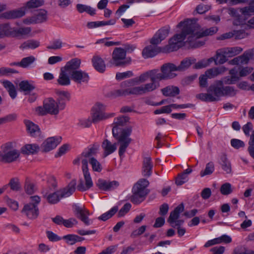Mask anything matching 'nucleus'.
Returning a JSON list of instances; mask_svg holds the SVG:
<instances>
[{
    "mask_svg": "<svg viewBox=\"0 0 254 254\" xmlns=\"http://www.w3.org/2000/svg\"><path fill=\"white\" fill-rule=\"evenodd\" d=\"M177 28L183 27V28L181 33L176 34L170 39L169 44L165 47L167 52L176 51L182 47V42L185 39L187 34H191L189 38V40L191 42V38H195L196 39L197 38L212 35L218 31L217 27H212L201 32H199V26L196 23L195 19H187L181 21L177 25Z\"/></svg>",
    "mask_w": 254,
    "mask_h": 254,
    "instance_id": "1",
    "label": "nucleus"
},
{
    "mask_svg": "<svg viewBox=\"0 0 254 254\" xmlns=\"http://www.w3.org/2000/svg\"><path fill=\"white\" fill-rule=\"evenodd\" d=\"M129 117L127 116H121L114 119L112 133L114 137L118 140V144L120 145L119 155L120 157L124 154L132 141L131 138L129 137L132 132V127L129 126L122 130L120 127L125 126L129 123Z\"/></svg>",
    "mask_w": 254,
    "mask_h": 254,
    "instance_id": "2",
    "label": "nucleus"
},
{
    "mask_svg": "<svg viewBox=\"0 0 254 254\" xmlns=\"http://www.w3.org/2000/svg\"><path fill=\"white\" fill-rule=\"evenodd\" d=\"M156 70H150L141 74L139 76L132 78L121 83L122 87L129 85H134L145 82L148 78L150 79L151 82L146 83L138 86L133 87L136 89L139 95H144L151 92L157 88L160 85L156 77Z\"/></svg>",
    "mask_w": 254,
    "mask_h": 254,
    "instance_id": "3",
    "label": "nucleus"
},
{
    "mask_svg": "<svg viewBox=\"0 0 254 254\" xmlns=\"http://www.w3.org/2000/svg\"><path fill=\"white\" fill-rule=\"evenodd\" d=\"M100 145L98 143H94L90 146L86 151H83L81 154V157H84L81 160L82 163V170L85 180V184L82 179L79 180L78 185L77 186V190L81 191H86L90 189L93 185L91 177L90 176L89 169L88 168V161L86 158L92 157V156L95 155L99 149Z\"/></svg>",
    "mask_w": 254,
    "mask_h": 254,
    "instance_id": "4",
    "label": "nucleus"
},
{
    "mask_svg": "<svg viewBox=\"0 0 254 254\" xmlns=\"http://www.w3.org/2000/svg\"><path fill=\"white\" fill-rule=\"evenodd\" d=\"M223 81L217 80L211 84L207 89V93H200L196 95L197 99L204 102H215L223 97Z\"/></svg>",
    "mask_w": 254,
    "mask_h": 254,
    "instance_id": "5",
    "label": "nucleus"
},
{
    "mask_svg": "<svg viewBox=\"0 0 254 254\" xmlns=\"http://www.w3.org/2000/svg\"><path fill=\"white\" fill-rule=\"evenodd\" d=\"M76 186V181L75 179H73L65 188L60 189L48 195L45 194L44 195V197L50 204H54L57 203L61 198L68 197L71 195L75 190Z\"/></svg>",
    "mask_w": 254,
    "mask_h": 254,
    "instance_id": "6",
    "label": "nucleus"
},
{
    "mask_svg": "<svg viewBox=\"0 0 254 254\" xmlns=\"http://www.w3.org/2000/svg\"><path fill=\"white\" fill-rule=\"evenodd\" d=\"M0 157L1 161L6 163H10L16 161L20 156V152L16 149L12 142H7L1 147Z\"/></svg>",
    "mask_w": 254,
    "mask_h": 254,
    "instance_id": "7",
    "label": "nucleus"
},
{
    "mask_svg": "<svg viewBox=\"0 0 254 254\" xmlns=\"http://www.w3.org/2000/svg\"><path fill=\"white\" fill-rule=\"evenodd\" d=\"M60 107L58 103L52 98L46 99L43 102V106L36 108V112L39 115L49 114L56 115L59 114Z\"/></svg>",
    "mask_w": 254,
    "mask_h": 254,
    "instance_id": "8",
    "label": "nucleus"
},
{
    "mask_svg": "<svg viewBox=\"0 0 254 254\" xmlns=\"http://www.w3.org/2000/svg\"><path fill=\"white\" fill-rule=\"evenodd\" d=\"M156 71V77L158 81L174 78L177 76V74L174 71H177L176 65L174 64L168 63L163 64L161 67V72H160L159 69H155Z\"/></svg>",
    "mask_w": 254,
    "mask_h": 254,
    "instance_id": "9",
    "label": "nucleus"
},
{
    "mask_svg": "<svg viewBox=\"0 0 254 254\" xmlns=\"http://www.w3.org/2000/svg\"><path fill=\"white\" fill-rule=\"evenodd\" d=\"M126 51L122 48H116L113 52L111 64L115 66H124L130 62V58L126 59Z\"/></svg>",
    "mask_w": 254,
    "mask_h": 254,
    "instance_id": "10",
    "label": "nucleus"
},
{
    "mask_svg": "<svg viewBox=\"0 0 254 254\" xmlns=\"http://www.w3.org/2000/svg\"><path fill=\"white\" fill-rule=\"evenodd\" d=\"M105 106L101 103H97L92 108V122L93 123H97L99 122L105 120L115 116L114 113H106Z\"/></svg>",
    "mask_w": 254,
    "mask_h": 254,
    "instance_id": "11",
    "label": "nucleus"
},
{
    "mask_svg": "<svg viewBox=\"0 0 254 254\" xmlns=\"http://www.w3.org/2000/svg\"><path fill=\"white\" fill-rule=\"evenodd\" d=\"M138 186V184H135L132 189L133 194L130 200L134 204H139L143 201L150 191L148 189H142Z\"/></svg>",
    "mask_w": 254,
    "mask_h": 254,
    "instance_id": "12",
    "label": "nucleus"
},
{
    "mask_svg": "<svg viewBox=\"0 0 254 254\" xmlns=\"http://www.w3.org/2000/svg\"><path fill=\"white\" fill-rule=\"evenodd\" d=\"M254 59V49L245 51L243 55L235 57L229 61L228 63L232 65L247 64L250 59Z\"/></svg>",
    "mask_w": 254,
    "mask_h": 254,
    "instance_id": "13",
    "label": "nucleus"
},
{
    "mask_svg": "<svg viewBox=\"0 0 254 254\" xmlns=\"http://www.w3.org/2000/svg\"><path fill=\"white\" fill-rule=\"evenodd\" d=\"M73 207L75 216L83 222L85 225H89L91 224V221L88 217L90 215L89 211L84 206L80 207L75 204Z\"/></svg>",
    "mask_w": 254,
    "mask_h": 254,
    "instance_id": "14",
    "label": "nucleus"
},
{
    "mask_svg": "<svg viewBox=\"0 0 254 254\" xmlns=\"http://www.w3.org/2000/svg\"><path fill=\"white\" fill-rule=\"evenodd\" d=\"M170 27L169 26L163 27L158 30L150 40V43L157 45L160 44L168 35Z\"/></svg>",
    "mask_w": 254,
    "mask_h": 254,
    "instance_id": "15",
    "label": "nucleus"
},
{
    "mask_svg": "<svg viewBox=\"0 0 254 254\" xmlns=\"http://www.w3.org/2000/svg\"><path fill=\"white\" fill-rule=\"evenodd\" d=\"M96 185L101 190L110 191L117 188L119 186V183L116 181L110 182L102 179H99Z\"/></svg>",
    "mask_w": 254,
    "mask_h": 254,
    "instance_id": "16",
    "label": "nucleus"
},
{
    "mask_svg": "<svg viewBox=\"0 0 254 254\" xmlns=\"http://www.w3.org/2000/svg\"><path fill=\"white\" fill-rule=\"evenodd\" d=\"M61 137H55L47 138L42 144L41 148L43 152H47L54 149L61 142Z\"/></svg>",
    "mask_w": 254,
    "mask_h": 254,
    "instance_id": "17",
    "label": "nucleus"
},
{
    "mask_svg": "<svg viewBox=\"0 0 254 254\" xmlns=\"http://www.w3.org/2000/svg\"><path fill=\"white\" fill-rule=\"evenodd\" d=\"M136 90L134 87L114 90L109 93V96L116 98L118 97L126 96L129 95H139Z\"/></svg>",
    "mask_w": 254,
    "mask_h": 254,
    "instance_id": "18",
    "label": "nucleus"
},
{
    "mask_svg": "<svg viewBox=\"0 0 254 254\" xmlns=\"http://www.w3.org/2000/svg\"><path fill=\"white\" fill-rule=\"evenodd\" d=\"M22 212L29 219H34L37 217L39 215V209L37 206L33 203H29L25 205Z\"/></svg>",
    "mask_w": 254,
    "mask_h": 254,
    "instance_id": "19",
    "label": "nucleus"
},
{
    "mask_svg": "<svg viewBox=\"0 0 254 254\" xmlns=\"http://www.w3.org/2000/svg\"><path fill=\"white\" fill-rule=\"evenodd\" d=\"M81 61L78 58H74L67 62L66 64L62 67L63 69L68 72L70 75L72 74L74 72L77 71L80 67Z\"/></svg>",
    "mask_w": 254,
    "mask_h": 254,
    "instance_id": "20",
    "label": "nucleus"
},
{
    "mask_svg": "<svg viewBox=\"0 0 254 254\" xmlns=\"http://www.w3.org/2000/svg\"><path fill=\"white\" fill-rule=\"evenodd\" d=\"M70 77L77 84L87 83L89 79V76L87 73L81 70L74 72L70 75Z\"/></svg>",
    "mask_w": 254,
    "mask_h": 254,
    "instance_id": "21",
    "label": "nucleus"
},
{
    "mask_svg": "<svg viewBox=\"0 0 254 254\" xmlns=\"http://www.w3.org/2000/svg\"><path fill=\"white\" fill-rule=\"evenodd\" d=\"M153 163L150 157H145L143 159L142 167V174L144 177H149L152 174L153 168Z\"/></svg>",
    "mask_w": 254,
    "mask_h": 254,
    "instance_id": "22",
    "label": "nucleus"
},
{
    "mask_svg": "<svg viewBox=\"0 0 254 254\" xmlns=\"http://www.w3.org/2000/svg\"><path fill=\"white\" fill-rule=\"evenodd\" d=\"M56 94L58 96L57 103L61 109H64L66 101H69L70 99V93L68 91L57 90L56 91Z\"/></svg>",
    "mask_w": 254,
    "mask_h": 254,
    "instance_id": "23",
    "label": "nucleus"
},
{
    "mask_svg": "<svg viewBox=\"0 0 254 254\" xmlns=\"http://www.w3.org/2000/svg\"><path fill=\"white\" fill-rule=\"evenodd\" d=\"M184 210V204L181 203L176 207L173 211L171 212L170 216L167 219V221L172 227H174V222L179 218L180 213L183 212Z\"/></svg>",
    "mask_w": 254,
    "mask_h": 254,
    "instance_id": "24",
    "label": "nucleus"
},
{
    "mask_svg": "<svg viewBox=\"0 0 254 254\" xmlns=\"http://www.w3.org/2000/svg\"><path fill=\"white\" fill-rule=\"evenodd\" d=\"M70 74L61 67L60 69L59 76L57 79V82L59 85L62 86L69 85L70 84Z\"/></svg>",
    "mask_w": 254,
    "mask_h": 254,
    "instance_id": "25",
    "label": "nucleus"
},
{
    "mask_svg": "<svg viewBox=\"0 0 254 254\" xmlns=\"http://www.w3.org/2000/svg\"><path fill=\"white\" fill-rule=\"evenodd\" d=\"M117 143L112 144L107 139H105L102 144V147L104 150V157L113 153L117 149Z\"/></svg>",
    "mask_w": 254,
    "mask_h": 254,
    "instance_id": "26",
    "label": "nucleus"
},
{
    "mask_svg": "<svg viewBox=\"0 0 254 254\" xmlns=\"http://www.w3.org/2000/svg\"><path fill=\"white\" fill-rule=\"evenodd\" d=\"M24 123L27 130L31 136H38L40 135L41 131L38 125L29 120H25Z\"/></svg>",
    "mask_w": 254,
    "mask_h": 254,
    "instance_id": "27",
    "label": "nucleus"
},
{
    "mask_svg": "<svg viewBox=\"0 0 254 254\" xmlns=\"http://www.w3.org/2000/svg\"><path fill=\"white\" fill-rule=\"evenodd\" d=\"M196 59L192 58H187L183 59L180 64L176 65L177 71H184L188 69L191 64L195 63Z\"/></svg>",
    "mask_w": 254,
    "mask_h": 254,
    "instance_id": "28",
    "label": "nucleus"
},
{
    "mask_svg": "<svg viewBox=\"0 0 254 254\" xmlns=\"http://www.w3.org/2000/svg\"><path fill=\"white\" fill-rule=\"evenodd\" d=\"M25 13L23 9H15L4 12L2 14V17L7 19H14L23 16Z\"/></svg>",
    "mask_w": 254,
    "mask_h": 254,
    "instance_id": "29",
    "label": "nucleus"
},
{
    "mask_svg": "<svg viewBox=\"0 0 254 254\" xmlns=\"http://www.w3.org/2000/svg\"><path fill=\"white\" fill-rule=\"evenodd\" d=\"M93 66L98 72L103 73L105 71L106 65L103 60L98 56H94L92 59Z\"/></svg>",
    "mask_w": 254,
    "mask_h": 254,
    "instance_id": "30",
    "label": "nucleus"
},
{
    "mask_svg": "<svg viewBox=\"0 0 254 254\" xmlns=\"http://www.w3.org/2000/svg\"><path fill=\"white\" fill-rule=\"evenodd\" d=\"M223 54L226 56L227 58L233 57L243 51V49L239 47H225L222 48Z\"/></svg>",
    "mask_w": 254,
    "mask_h": 254,
    "instance_id": "31",
    "label": "nucleus"
},
{
    "mask_svg": "<svg viewBox=\"0 0 254 254\" xmlns=\"http://www.w3.org/2000/svg\"><path fill=\"white\" fill-rule=\"evenodd\" d=\"M160 52L159 48H153L149 46L145 47L143 50L142 55L144 58L147 59L154 57Z\"/></svg>",
    "mask_w": 254,
    "mask_h": 254,
    "instance_id": "32",
    "label": "nucleus"
},
{
    "mask_svg": "<svg viewBox=\"0 0 254 254\" xmlns=\"http://www.w3.org/2000/svg\"><path fill=\"white\" fill-rule=\"evenodd\" d=\"M31 31L30 27L12 28L11 36L14 37L24 36L28 35Z\"/></svg>",
    "mask_w": 254,
    "mask_h": 254,
    "instance_id": "33",
    "label": "nucleus"
},
{
    "mask_svg": "<svg viewBox=\"0 0 254 254\" xmlns=\"http://www.w3.org/2000/svg\"><path fill=\"white\" fill-rule=\"evenodd\" d=\"M163 94L165 96L174 97L180 93V89L177 86H168L161 90Z\"/></svg>",
    "mask_w": 254,
    "mask_h": 254,
    "instance_id": "34",
    "label": "nucleus"
},
{
    "mask_svg": "<svg viewBox=\"0 0 254 254\" xmlns=\"http://www.w3.org/2000/svg\"><path fill=\"white\" fill-rule=\"evenodd\" d=\"M39 147L36 144H26L21 149V152L24 154H34L38 152Z\"/></svg>",
    "mask_w": 254,
    "mask_h": 254,
    "instance_id": "35",
    "label": "nucleus"
},
{
    "mask_svg": "<svg viewBox=\"0 0 254 254\" xmlns=\"http://www.w3.org/2000/svg\"><path fill=\"white\" fill-rule=\"evenodd\" d=\"M36 23L46 22L48 19L47 11L44 9H40L34 15Z\"/></svg>",
    "mask_w": 254,
    "mask_h": 254,
    "instance_id": "36",
    "label": "nucleus"
},
{
    "mask_svg": "<svg viewBox=\"0 0 254 254\" xmlns=\"http://www.w3.org/2000/svg\"><path fill=\"white\" fill-rule=\"evenodd\" d=\"M12 27L8 23L0 24V39L5 36H11Z\"/></svg>",
    "mask_w": 254,
    "mask_h": 254,
    "instance_id": "37",
    "label": "nucleus"
},
{
    "mask_svg": "<svg viewBox=\"0 0 254 254\" xmlns=\"http://www.w3.org/2000/svg\"><path fill=\"white\" fill-rule=\"evenodd\" d=\"M223 49H219L217 50L215 55V64H223L228 61L226 56L223 53Z\"/></svg>",
    "mask_w": 254,
    "mask_h": 254,
    "instance_id": "38",
    "label": "nucleus"
},
{
    "mask_svg": "<svg viewBox=\"0 0 254 254\" xmlns=\"http://www.w3.org/2000/svg\"><path fill=\"white\" fill-rule=\"evenodd\" d=\"M40 45V42L34 40H29L24 42L21 44L20 48L21 49H34L38 47Z\"/></svg>",
    "mask_w": 254,
    "mask_h": 254,
    "instance_id": "39",
    "label": "nucleus"
},
{
    "mask_svg": "<svg viewBox=\"0 0 254 254\" xmlns=\"http://www.w3.org/2000/svg\"><path fill=\"white\" fill-rule=\"evenodd\" d=\"M118 207L117 206H115L109 211L103 214L100 216H99L98 219L104 221H106L112 217L118 211Z\"/></svg>",
    "mask_w": 254,
    "mask_h": 254,
    "instance_id": "40",
    "label": "nucleus"
},
{
    "mask_svg": "<svg viewBox=\"0 0 254 254\" xmlns=\"http://www.w3.org/2000/svg\"><path fill=\"white\" fill-rule=\"evenodd\" d=\"M223 97V96H234L236 94L237 90L234 87L226 86H224L222 84Z\"/></svg>",
    "mask_w": 254,
    "mask_h": 254,
    "instance_id": "41",
    "label": "nucleus"
},
{
    "mask_svg": "<svg viewBox=\"0 0 254 254\" xmlns=\"http://www.w3.org/2000/svg\"><path fill=\"white\" fill-rule=\"evenodd\" d=\"M214 171V165L213 162H210L206 165L205 169L204 171H201L200 173L201 177H204L206 175L211 174Z\"/></svg>",
    "mask_w": 254,
    "mask_h": 254,
    "instance_id": "42",
    "label": "nucleus"
},
{
    "mask_svg": "<svg viewBox=\"0 0 254 254\" xmlns=\"http://www.w3.org/2000/svg\"><path fill=\"white\" fill-rule=\"evenodd\" d=\"M251 80L254 82V72L253 73L252 75L250 77ZM238 87L241 89L246 90V89H250L253 91H254V83L252 84L250 86H249L248 83L246 81H242L240 82L238 84Z\"/></svg>",
    "mask_w": 254,
    "mask_h": 254,
    "instance_id": "43",
    "label": "nucleus"
},
{
    "mask_svg": "<svg viewBox=\"0 0 254 254\" xmlns=\"http://www.w3.org/2000/svg\"><path fill=\"white\" fill-rule=\"evenodd\" d=\"M240 11L244 15H251L254 14V3H252L251 0L249 6L241 8Z\"/></svg>",
    "mask_w": 254,
    "mask_h": 254,
    "instance_id": "44",
    "label": "nucleus"
},
{
    "mask_svg": "<svg viewBox=\"0 0 254 254\" xmlns=\"http://www.w3.org/2000/svg\"><path fill=\"white\" fill-rule=\"evenodd\" d=\"M89 163L92 166L93 171L100 172L102 171V167L100 162L94 157H91L89 160Z\"/></svg>",
    "mask_w": 254,
    "mask_h": 254,
    "instance_id": "45",
    "label": "nucleus"
},
{
    "mask_svg": "<svg viewBox=\"0 0 254 254\" xmlns=\"http://www.w3.org/2000/svg\"><path fill=\"white\" fill-rule=\"evenodd\" d=\"M20 89L26 92H30L35 88V87L30 84L28 81H22L19 84Z\"/></svg>",
    "mask_w": 254,
    "mask_h": 254,
    "instance_id": "46",
    "label": "nucleus"
},
{
    "mask_svg": "<svg viewBox=\"0 0 254 254\" xmlns=\"http://www.w3.org/2000/svg\"><path fill=\"white\" fill-rule=\"evenodd\" d=\"M187 35H189V36L188 38L187 42H188L192 47L197 48L204 45V42L203 41H200L199 40L200 38H197L196 39H195V38H191V40H192V41L191 42L189 40V38L190 37V36H191V34H187Z\"/></svg>",
    "mask_w": 254,
    "mask_h": 254,
    "instance_id": "47",
    "label": "nucleus"
},
{
    "mask_svg": "<svg viewBox=\"0 0 254 254\" xmlns=\"http://www.w3.org/2000/svg\"><path fill=\"white\" fill-rule=\"evenodd\" d=\"M221 193L223 195H228L233 191L231 185L229 183H226L223 184L220 189Z\"/></svg>",
    "mask_w": 254,
    "mask_h": 254,
    "instance_id": "48",
    "label": "nucleus"
},
{
    "mask_svg": "<svg viewBox=\"0 0 254 254\" xmlns=\"http://www.w3.org/2000/svg\"><path fill=\"white\" fill-rule=\"evenodd\" d=\"M43 4V0H30L26 3V7L29 9L37 8Z\"/></svg>",
    "mask_w": 254,
    "mask_h": 254,
    "instance_id": "49",
    "label": "nucleus"
},
{
    "mask_svg": "<svg viewBox=\"0 0 254 254\" xmlns=\"http://www.w3.org/2000/svg\"><path fill=\"white\" fill-rule=\"evenodd\" d=\"M10 187V189L14 191H18L20 189V185L17 178H12L10 180L7 185Z\"/></svg>",
    "mask_w": 254,
    "mask_h": 254,
    "instance_id": "50",
    "label": "nucleus"
},
{
    "mask_svg": "<svg viewBox=\"0 0 254 254\" xmlns=\"http://www.w3.org/2000/svg\"><path fill=\"white\" fill-rule=\"evenodd\" d=\"M63 46V42L61 39H56L54 40L50 45L47 47L49 50H58L60 49Z\"/></svg>",
    "mask_w": 254,
    "mask_h": 254,
    "instance_id": "51",
    "label": "nucleus"
},
{
    "mask_svg": "<svg viewBox=\"0 0 254 254\" xmlns=\"http://www.w3.org/2000/svg\"><path fill=\"white\" fill-rule=\"evenodd\" d=\"M35 61V58L33 56H29L24 58L21 61V67L26 68Z\"/></svg>",
    "mask_w": 254,
    "mask_h": 254,
    "instance_id": "52",
    "label": "nucleus"
},
{
    "mask_svg": "<svg viewBox=\"0 0 254 254\" xmlns=\"http://www.w3.org/2000/svg\"><path fill=\"white\" fill-rule=\"evenodd\" d=\"M188 180V176L182 173L179 174L176 179V184L177 186H181Z\"/></svg>",
    "mask_w": 254,
    "mask_h": 254,
    "instance_id": "53",
    "label": "nucleus"
},
{
    "mask_svg": "<svg viewBox=\"0 0 254 254\" xmlns=\"http://www.w3.org/2000/svg\"><path fill=\"white\" fill-rule=\"evenodd\" d=\"M25 190L29 194L33 193L35 190V185L29 180H26L25 184Z\"/></svg>",
    "mask_w": 254,
    "mask_h": 254,
    "instance_id": "54",
    "label": "nucleus"
},
{
    "mask_svg": "<svg viewBox=\"0 0 254 254\" xmlns=\"http://www.w3.org/2000/svg\"><path fill=\"white\" fill-rule=\"evenodd\" d=\"M133 74L131 71H127L124 72H118L116 78L117 80H121L124 78L132 77Z\"/></svg>",
    "mask_w": 254,
    "mask_h": 254,
    "instance_id": "55",
    "label": "nucleus"
},
{
    "mask_svg": "<svg viewBox=\"0 0 254 254\" xmlns=\"http://www.w3.org/2000/svg\"><path fill=\"white\" fill-rule=\"evenodd\" d=\"M131 204L129 203H126L123 207L119 210L118 216L119 217L125 216L130 210Z\"/></svg>",
    "mask_w": 254,
    "mask_h": 254,
    "instance_id": "56",
    "label": "nucleus"
},
{
    "mask_svg": "<svg viewBox=\"0 0 254 254\" xmlns=\"http://www.w3.org/2000/svg\"><path fill=\"white\" fill-rule=\"evenodd\" d=\"M231 145L236 149H239L241 147H244L245 145V143L238 139H232L231 140Z\"/></svg>",
    "mask_w": 254,
    "mask_h": 254,
    "instance_id": "57",
    "label": "nucleus"
},
{
    "mask_svg": "<svg viewBox=\"0 0 254 254\" xmlns=\"http://www.w3.org/2000/svg\"><path fill=\"white\" fill-rule=\"evenodd\" d=\"M210 8V5L200 4L196 6L195 10L198 13L203 14L209 10Z\"/></svg>",
    "mask_w": 254,
    "mask_h": 254,
    "instance_id": "58",
    "label": "nucleus"
},
{
    "mask_svg": "<svg viewBox=\"0 0 254 254\" xmlns=\"http://www.w3.org/2000/svg\"><path fill=\"white\" fill-rule=\"evenodd\" d=\"M250 140L248 142L249 147L248 151L249 153L252 154L254 152V130L252 131L251 135H250Z\"/></svg>",
    "mask_w": 254,
    "mask_h": 254,
    "instance_id": "59",
    "label": "nucleus"
},
{
    "mask_svg": "<svg viewBox=\"0 0 254 254\" xmlns=\"http://www.w3.org/2000/svg\"><path fill=\"white\" fill-rule=\"evenodd\" d=\"M78 221L74 218L64 220V225L66 228H72L74 225L77 224Z\"/></svg>",
    "mask_w": 254,
    "mask_h": 254,
    "instance_id": "60",
    "label": "nucleus"
},
{
    "mask_svg": "<svg viewBox=\"0 0 254 254\" xmlns=\"http://www.w3.org/2000/svg\"><path fill=\"white\" fill-rule=\"evenodd\" d=\"M234 36H235L236 39H241L246 37L248 36V34L246 33L244 30H234L233 31Z\"/></svg>",
    "mask_w": 254,
    "mask_h": 254,
    "instance_id": "61",
    "label": "nucleus"
},
{
    "mask_svg": "<svg viewBox=\"0 0 254 254\" xmlns=\"http://www.w3.org/2000/svg\"><path fill=\"white\" fill-rule=\"evenodd\" d=\"M146 228V226L145 225H143L139 227L137 230L133 231L130 235L131 237L135 238L142 234L145 232Z\"/></svg>",
    "mask_w": 254,
    "mask_h": 254,
    "instance_id": "62",
    "label": "nucleus"
},
{
    "mask_svg": "<svg viewBox=\"0 0 254 254\" xmlns=\"http://www.w3.org/2000/svg\"><path fill=\"white\" fill-rule=\"evenodd\" d=\"M208 76L204 73L199 77V84L200 87L205 88L207 86Z\"/></svg>",
    "mask_w": 254,
    "mask_h": 254,
    "instance_id": "63",
    "label": "nucleus"
},
{
    "mask_svg": "<svg viewBox=\"0 0 254 254\" xmlns=\"http://www.w3.org/2000/svg\"><path fill=\"white\" fill-rule=\"evenodd\" d=\"M63 239L66 240V242L69 245H72L75 243V235L68 234L65 235L63 237Z\"/></svg>",
    "mask_w": 254,
    "mask_h": 254,
    "instance_id": "64",
    "label": "nucleus"
}]
</instances>
